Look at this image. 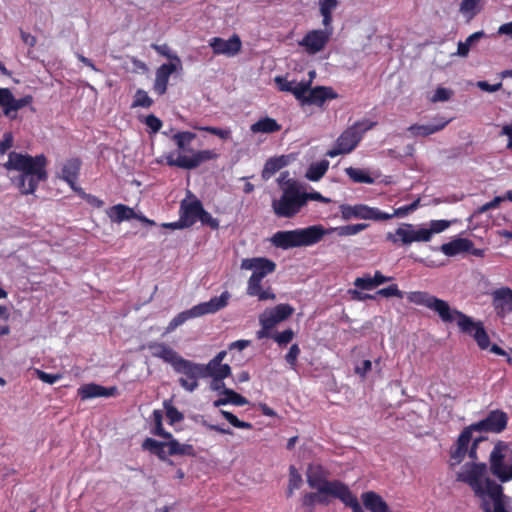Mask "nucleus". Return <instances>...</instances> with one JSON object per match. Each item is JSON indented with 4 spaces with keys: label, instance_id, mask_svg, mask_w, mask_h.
Wrapping results in <instances>:
<instances>
[{
    "label": "nucleus",
    "instance_id": "obj_1",
    "mask_svg": "<svg viewBox=\"0 0 512 512\" xmlns=\"http://www.w3.org/2000/svg\"><path fill=\"white\" fill-rule=\"evenodd\" d=\"M409 302L424 306L438 314L444 323L456 321L459 331L474 339L480 350H487L498 356L508 354L497 344H490V337L482 321L474 319L460 310L452 309L449 303L425 291H413L407 296Z\"/></svg>",
    "mask_w": 512,
    "mask_h": 512
},
{
    "label": "nucleus",
    "instance_id": "obj_2",
    "mask_svg": "<svg viewBox=\"0 0 512 512\" xmlns=\"http://www.w3.org/2000/svg\"><path fill=\"white\" fill-rule=\"evenodd\" d=\"M47 158L44 154L31 156L29 154L11 151L8 160L3 164L8 171H17L20 174L11 179L21 194H33L40 182L48 179Z\"/></svg>",
    "mask_w": 512,
    "mask_h": 512
},
{
    "label": "nucleus",
    "instance_id": "obj_3",
    "mask_svg": "<svg viewBox=\"0 0 512 512\" xmlns=\"http://www.w3.org/2000/svg\"><path fill=\"white\" fill-rule=\"evenodd\" d=\"M197 135L191 131H177L171 135L176 152L165 155L166 164L184 170H194L203 163L216 160L219 154L213 149L198 150L192 147Z\"/></svg>",
    "mask_w": 512,
    "mask_h": 512
},
{
    "label": "nucleus",
    "instance_id": "obj_4",
    "mask_svg": "<svg viewBox=\"0 0 512 512\" xmlns=\"http://www.w3.org/2000/svg\"><path fill=\"white\" fill-rule=\"evenodd\" d=\"M329 233L322 225H312L294 230L277 231L273 234L271 244L282 250L296 247H308L319 243Z\"/></svg>",
    "mask_w": 512,
    "mask_h": 512
},
{
    "label": "nucleus",
    "instance_id": "obj_5",
    "mask_svg": "<svg viewBox=\"0 0 512 512\" xmlns=\"http://www.w3.org/2000/svg\"><path fill=\"white\" fill-rule=\"evenodd\" d=\"M241 268L252 270V275L248 280L247 294L257 297L260 301L274 300L275 294L270 288L263 290L261 282L267 275L276 270V263L265 257L246 258L241 262Z\"/></svg>",
    "mask_w": 512,
    "mask_h": 512
},
{
    "label": "nucleus",
    "instance_id": "obj_6",
    "mask_svg": "<svg viewBox=\"0 0 512 512\" xmlns=\"http://www.w3.org/2000/svg\"><path fill=\"white\" fill-rule=\"evenodd\" d=\"M226 356L227 351L223 350L206 365L189 361L186 376L193 381L200 378H211L214 382H221L231 374V367L227 363H223ZM192 384L197 383L193 382Z\"/></svg>",
    "mask_w": 512,
    "mask_h": 512
},
{
    "label": "nucleus",
    "instance_id": "obj_7",
    "mask_svg": "<svg viewBox=\"0 0 512 512\" xmlns=\"http://www.w3.org/2000/svg\"><path fill=\"white\" fill-rule=\"evenodd\" d=\"M490 473L501 483L512 480V448L504 441H497L489 455Z\"/></svg>",
    "mask_w": 512,
    "mask_h": 512
},
{
    "label": "nucleus",
    "instance_id": "obj_8",
    "mask_svg": "<svg viewBox=\"0 0 512 512\" xmlns=\"http://www.w3.org/2000/svg\"><path fill=\"white\" fill-rule=\"evenodd\" d=\"M302 191L295 182H289L279 199L272 201V209L279 218H293L304 207Z\"/></svg>",
    "mask_w": 512,
    "mask_h": 512
},
{
    "label": "nucleus",
    "instance_id": "obj_9",
    "mask_svg": "<svg viewBox=\"0 0 512 512\" xmlns=\"http://www.w3.org/2000/svg\"><path fill=\"white\" fill-rule=\"evenodd\" d=\"M229 297V293L225 291L218 297H213L207 302L200 303L189 310L180 312L169 322L167 331L171 332L175 330L178 326L191 318L200 317L206 314H213L221 310L227 306Z\"/></svg>",
    "mask_w": 512,
    "mask_h": 512
},
{
    "label": "nucleus",
    "instance_id": "obj_10",
    "mask_svg": "<svg viewBox=\"0 0 512 512\" xmlns=\"http://www.w3.org/2000/svg\"><path fill=\"white\" fill-rule=\"evenodd\" d=\"M376 124V122L368 119L357 121L340 134L336 143L348 154L357 147L364 133L372 129Z\"/></svg>",
    "mask_w": 512,
    "mask_h": 512
},
{
    "label": "nucleus",
    "instance_id": "obj_11",
    "mask_svg": "<svg viewBox=\"0 0 512 512\" xmlns=\"http://www.w3.org/2000/svg\"><path fill=\"white\" fill-rule=\"evenodd\" d=\"M153 357L162 359L164 362L172 365L174 370L186 376L189 366V360L181 357L174 349L165 343L150 342L146 345Z\"/></svg>",
    "mask_w": 512,
    "mask_h": 512
},
{
    "label": "nucleus",
    "instance_id": "obj_12",
    "mask_svg": "<svg viewBox=\"0 0 512 512\" xmlns=\"http://www.w3.org/2000/svg\"><path fill=\"white\" fill-rule=\"evenodd\" d=\"M341 217L344 220H350L352 218L364 219V220H374V221H384L389 220V217L386 212H382L378 208L369 207L364 204L357 205H348L342 204L340 206Z\"/></svg>",
    "mask_w": 512,
    "mask_h": 512
},
{
    "label": "nucleus",
    "instance_id": "obj_13",
    "mask_svg": "<svg viewBox=\"0 0 512 512\" xmlns=\"http://www.w3.org/2000/svg\"><path fill=\"white\" fill-rule=\"evenodd\" d=\"M293 313L294 308L289 304H278L274 308L265 310L259 317L263 329V331L259 332V337L267 336L266 331L288 319Z\"/></svg>",
    "mask_w": 512,
    "mask_h": 512
},
{
    "label": "nucleus",
    "instance_id": "obj_14",
    "mask_svg": "<svg viewBox=\"0 0 512 512\" xmlns=\"http://www.w3.org/2000/svg\"><path fill=\"white\" fill-rule=\"evenodd\" d=\"M486 463H466L457 473V481L468 484L474 492L480 490V485L487 474Z\"/></svg>",
    "mask_w": 512,
    "mask_h": 512
},
{
    "label": "nucleus",
    "instance_id": "obj_15",
    "mask_svg": "<svg viewBox=\"0 0 512 512\" xmlns=\"http://www.w3.org/2000/svg\"><path fill=\"white\" fill-rule=\"evenodd\" d=\"M333 33L332 24L323 30L316 29L306 33L299 45L304 47L309 54H316L324 49Z\"/></svg>",
    "mask_w": 512,
    "mask_h": 512
},
{
    "label": "nucleus",
    "instance_id": "obj_16",
    "mask_svg": "<svg viewBox=\"0 0 512 512\" xmlns=\"http://www.w3.org/2000/svg\"><path fill=\"white\" fill-rule=\"evenodd\" d=\"M508 415L502 410H491L486 417L472 424L477 432L501 433L507 427Z\"/></svg>",
    "mask_w": 512,
    "mask_h": 512
},
{
    "label": "nucleus",
    "instance_id": "obj_17",
    "mask_svg": "<svg viewBox=\"0 0 512 512\" xmlns=\"http://www.w3.org/2000/svg\"><path fill=\"white\" fill-rule=\"evenodd\" d=\"M307 483L310 488L321 493H330L338 480H327V474L321 465L310 464L306 472Z\"/></svg>",
    "mask_w": 512,
    "mask_h": 512
},
{
    "label": "nucleus",
    "instance_id": "obj_18",
    "mask_svg": "<svg viewBox=\"0 0 512 512\" xmlns=\"http://www.w3.org/2000/svg\"><path fill=\"white\" fill-rule=\"evenodd\" d=\"M492 307L497 317L504 319L512 313V289L500 287L491 292Z\"/></svg>",
    "mask_w": 512,
    "mask_h": 512
},
{
    "label": "nucleus",
    "instance_id": "obj_19",
    "mask_svg": "<svg viewBox=\"0 0 512 512\" xmlns=\"http://www.w3.org/2000/svg\"><path fill=\"white\" fill-rule=\"evenodd\" d=\"M209 45L216 55L235 56L242 47V42L237 34L232 35L228 40L221 37H213L209 41Z\"/></svg>",
    "mask_w": 512,
    "mask_h": 512
},
{
    "label": "nucleus",
    "instance_id": "obj_20",
    "mask_svg": "<svg viewBox=\"0 0 512 512\" xmlns=\"http://www.w3.org/2000/svg\"><path fill=\"white\" fill-rule=\"evenodd\" d=\"M474 493L482 500V503L491 502V504H494L498 500L508 499V496L503 492L502 485L489 477L484 478L480 490Z\"/></svg>",
    "mask_w": 512,
    "mask_h": 512
},
{
    "label": "nucleus",
    "instance_id": "obj_21",
    "mask_svg": "<svg viewBox=\"0 0 512 512\" xmlns=\"http://www.w3.org/2000/svg\"><path fill=\"white\" fill-rule=\"evenodd\" d=\"M203 209V205L199 199L193 196V200H182L180 203L179 216L182 218L187 227L193 226Z\"/></svg>",
    "mask_w": 512,
    "mask_h": 512
},
{
    "label": "nucleus",
    "instance_id": "obj_22",
    "mask_svg": "<svg viewBox=\"0 0 512 512\" xmlns=\"http://www.w3.org/2000/svg\"><path fill=\"white\" fill-rule=\"evenodd\" d=\"M81 166L82 161L75 157L67 159L61 170L60 178L64 180L74 192H76L78 188H81L76 183L80 175Z\"/></svg>",
    "mask_w": 512,
    "mask_h": 512
},
{
    "label": "nucleus",
    "instance_id": "obj_23",
    "mask_svg": "<svg viewBox=\"0 0 512 512\" xmlns=\"http://www.w3.org/2000/svg\"><path fill=\"white\" fill-rule=\"evenodd\" d=\"M177 66L178 64L170 62L157 68L153 89L158 95L166 93L169 78L177 70Z\"/></svg>",
    "mask_w": 512,
    "mask_h": 512
},
{
    "label": "nucleus",
    "instance_id": "obj_24",
    "mask_svg": "<svg viewBox=\"0 0 512 512\" xmlns=\"http://www.w3.org/2000/svg\"><path fill=\"white\" fill-rule=\"evenodd\" d=\"M450 119H444L443 117L435 118L433 124L428 125H420L413 124L407 128L408 132L413 137L422 136L426 137L432 135L436 132L443 130L447 124L450 122Z\"/></svg>",
    "mask_w": 512,
    "mask_h": 512
},
{
    "label": "nucleus",
    "instance_id": "obj_25",
    "mask_svg": "<svg viewBox=\"0 0 512 512\" xmlns=\"http://www.w3.org/2000/svg\"><path fill=\"white\" fill-rule=\"evenodd\" d=\"M338 94L332 87L316 86L310 88L306 98V104H313L321 107L327 100L337 99Z\"/></svg>",
    "mask_w": 512,
    "mask_h": 512
},
{
    "label": "nucleus",
    "instance_id": "obj_26",
    "mask_svg": "<svg viewBox=\"0 0 512 512\" xmlns=\"http://www.w3.org/2000/svg\"><path fill=\"white\" fill-rule=\"evenodd\" d=\"M349 293L352 295V298L354 300H358V301H365V300H368V299L372 300V299H375L376 296H382V297H385V298L397 297V298H400V299H402L403 296H404L403 292L398 288L397 284H391L388 287L379 289L375 293V295L365 294V293H362V292H360L358 290H350Z\"/></svg>",
    "mask_w": 512,
    "mask_h": 512
},
{
    "label": "nucleus",
    "instance_id": "obj_27",
    "mask_svg": "<svg viewBox=\"0 0 512 512\" xmlns=\"http://www.w3.org/2000/svg\"><path fill=\"white\" fill-rule=\"evenodd\" d=\"M118 394L116 386L106 388L104 386H81L78 389V395L82 400L95 397H112Z\"/></svg>",
    "mask_w": 512,
    "mask_h": 512
},
{
    "label": "nucleus",
    "instance_id": "obj_28",
    "mask_svg": "<svg viewBox=\"0 0 512 512\" xmlns=\"http://www.w3.org/2000/svg\"><path fill=\"white\" fill-rule=\"evenodd\" d=\"M363 505L371 512H393L383 498L373 491L364 492L361 495Z\"/></svg>",
    "mask_w": 512,
    "mask_h": 512
},
{
    "label": "nucleus",
    "instance_id": "obj_29",
    "mask_svg": "<svg viewBox=\"0 0 512 512\" xmlns=\"http://www.w3.org/2000/svg\"><path fill=\"white\" fill-rule=\"evenodd\" d=\"M142 448L146 451H149L151 454L156 455L161 461L169 465L174 464L171 459L167 458V441L162 442L153 438H146L142 443Z\"/></svg>",
    "mask_w": 512,
    "mask_h": 512
},
{
    "label": "nucleus",
    "instance_id": "obj_30",
    "mask_svg": "<svg viewBox=\"0 0 512 512\" xmlns=\"http://www.w3.org/2000/svg\"><path fill=\"white\" fill-rule=\"evenodd\" d=\"M473 248V242L467 238H457L441 246V251L447 256H455L462 252H468Z\"/></svg>",
    "mask_w": 512,
    "mask_h": 512
},
{
    "label": "nucleus",
    "instance_id": "obj_31",
    "mask_svg": "<svg viewBox=\"0 0 512 512\" xmlns=\"http://www.w3.org/2000/svg\"><path fill=\"white\" fill-rule=\"evenodd\" d=\"M282 126L274 119L268 116L260 118L258 121L250 126V131L253 134L263 133L272 134L281 130Z\"/></svg>",
    "mask_w": 512,
    "mask_h": 512
},
{
    "label": "nucleus",
    "instance_id": "obj_32",
    "mask_svg": "<svg viewBox=\"0 0 512 512\" xmlns=\"http://www.w3.org/2000/svg\"><path fill=\"white\" fill-rule=\"evenodd\" d=\"M107 215L114 223H121L126 220L134 219L136 213L133 208L124 205L116 204L109 208Z\"/></svg>",
    "mask_w": 512,
    "mask_h": 512
},
{
    "label": "nucleus",
    "instance_id": "obj_33",
    "mask_svg": "<svg viewBox=\"0 0 512 512\" xmlns=\"http://www.w3.org/2000/svg\"><path fill=\"white\" fill-rule=\"evenodd\" d=\"M331 497L340 499L346 506L351 507L352 503H358V499L351 493L348 486L338 481L330 491Z\"/></svg>",
    "mask_w": 512,
    "mask_h": 512
},
{
    "label": "nucleus",
    "instance_id": "obj_34",
    "mask_svg": "<svg viewBox=\"0 0 512 512\" xmlns=\"http://www.w3.org/2000/svg\"><path fill=\"white\" fill-rule=\"evenodd\" d=\"M33 102V96L32 95H25L22 98L16 99L14 95L12 94L9 106L4 109V115L7 116L10 119H16L17 114L16 112L23 107L31 105Z\"/></svg>",
    "mask_w": 512,
    "mask_h": 512
},
{
    "label": "nucleus",
    "instance_id": "obj_35",
    "mask_svg": "<svg viewBox=\"0 0 512 512\" xmlns=\"http://www.w3.org/2000/svg\"><path fill=\"white\" fill-rule=\"evenodd\" d=\"M338 0H319V10L322 16V24L328 27L332 24V12L337 7Z\"/></svg>",
    "mask_w": 512,
    "mask_h": 512
},
{
    "label": "nucleus",
    "instance_id": "obj_36",
    "mask_svg": "<svg viewBox=\"0 0 512 512\" xmlns=\"http://www.w3.org/2000/svg\"><path fill=\"white\" fill-rule=\"evenodd\" d=\"M329 168V162L327 160H321L317 163H313L309 166L306 177L310 181H319L327 172Z\"/></svg>",
    "mask_w": 512,
    "mask_h": 512
},
{
    "label": "nucleus",
    "instance_id": "obj_37",
    "mask_svg": "<svg viewBox=\"0 0 512 512\" xmlns=\"http://www.w3.org/2000/svg\"><path fill=\"white\" fill-rule=\"evenodd\" d=\"M285 165H286V162L283 157L268 159L266 161L263 171H262L263 179H266V180L269 179L276 172H278L280 169H282Z\"/></svg>",
    "mask_w": 512,
    "mask_h": 512
},
{
    "label": "nucleus",
    "instance_id": "obj_38",
    "mask_svg": "<svg viewBox=\"0 0 512 512\" xmlns=\"http://www.w3.org/2000/svg\"><path fill=\"white\" fill-rule=\"evenodd\" d=\"M345 173L354 183L372 184L374 179L363 169L348 167Z\"/></svg>",
    "mask_w": 512,
    "mask_h": 512
},
{
    "label": "nucleus",
    "instance_id": "obj_39",
    "mask_svg": "<svg viewBox=\"0 0 512 512\" xmlns=\"http://www.w3.org/2000/svg\"><path fill=\"white\" fill-rule=\"evenodd\" d=\"M152 418H153V423H154V428L151 430V433L155 436H159V437H162V438H171V433L167 432L164 428H163V424H162V421H163V413L161 410H154L153 411V414H152Z\"/></svg>",
    "mask_w": 512,
    "mask_h": 512
},
{
    "label": "nucleus",
    "instance_id": "obj_40",
    "mask_svg": "<svg viewBox=\"0 0 512 512\" xmlns=\"http://www.w3.org/2000/svg\"><path fill=\"white\" fill-rule=\"evenodd\" d=\"M509 502L510 497H508V499L498 500L494 504H491V502H484L481 503V508L483 512H512V508L508 507Z\"/></svg>",
    "mask_w": 512,
    "mask_h": 512
},
{
    "label": "nucleus",
    "instance_id": "obj_41",
    "mask_svg": "<svg viewBox=\"0 0 512 512\" xmlns=\"http://www.w3.org/2000/svg\"><path fill=\"white\" fill-rule=\"evenodd\" d=\"M213 390H219L220 388H225L222 391V395H227L228 398V404H233L236 406H243L248 403L247 399L243 397L242 395L236 393L235 391L231 389H227L226 386H211Z\"/></svg>",
    "mask_w": 512,
    "mask_h": 512
},
{
    "label": "nucleus",
    "instance_id": "obj_42",
    "mask_svg": "<svg viewBox=\"0 0 512 512\" xmlns=\"http://www.w3.org/2000/svg\"><path fill=\"white\" fill-rule=\"evenodd\" d=\"M153 99L148 95V93L143 89H138L135 92L133 102L131 104L132 108L143 107L150 108L153 105Z\"/></svg>",
    "mask_w": 512,
    "mask_h": 512
},
{
    "label": "nucleus",
    "instance_id": "obj_43",
    "mask_svg": "<svg viewBox=\"0 0 512 512\" xmlns=\"http://www.w3.org/2000/svg\"><path fill=\"white\" fill-rule=\"evenodd\" d=\"M368 226L369 225L366 223H357V224L340 226V227L331 229L330 231H336L339 236H351V235H356L359 232L365 230Z\"/></svg>",
    "mask_w": 512,
    "mask_h": 512
},
{
    "label": "nucleus",
    "instance_id": "obj_44",
    "mask_svg": "<svg viewBox=\"0 0 512 512\" xmlns=\"http://www.w3.org/2000/svg\"><path fill=\"white\" fill-rule=\"evenodd\" d=\"M302 476L295 468V466L291 465L289 467V483H288V491L287 495L290 497L294 490L299 489L302 484Z\"/></svg>",
    "mask_w": 512,
    "mask_h": 512
},
{
    "label": "nucleus",
    "instance_id": "obj_45",
    "mask_svg": "<svg viewBox=\"0 0 512 512\" xmlns=\"http://www.w3.org/2000/svg\"><path fill=\"white\" fill-rule=\"evenodd\" d=\"M311 82H300L295 83L291 93L295 96V98L301 101L303 104H306V98L310 90Z\"/></svg>",
    "mask_w": 512,
    "mask_h": 512
},
{
    "label": "nucleus",
    "instance_id": "obj_46",
    "mask_svg": "<svg viewBox=\"0 0 512 512\" xmlns=\"http://www.w3.org/2000/svg\"><path fill=\"white\" fill-rule=\"evenodd\" d=\"M163 405H164V408L166 410V416L169 419V423L171 425H173L176 422H180L181 420H183V418H184L183 414L181 412H179L177 410V408H175L171 404L170 400H165Z\"/></svg>",
    "mask_w": 512,
    "mask_h": 512
},
{
    "label": "nucleus",
    "instance_id": "obj_47",
    "mask_svg": "<svg viewBox=\"0 0 512 512\" xmlns=\"http://www.w3.org/2000/svg\"><path fill=\"white\" fill-rule=\"evenodd\" d=\"M167 458L169 456H183V444L171 435V438H167Z\"/></svg>",
    "mask_w": 512,
    "mask_h": 512
},
{
    "label": "nucleus",
    "instance_id": "obj_48",
    "mask_svg": "<svg viewBox=\"0 0 512 512\" xmlns=\"http://www.w3.org/2000/svg\"><path fill=\"white\" fill-rule=\"evenodd\" d=\"M220 413L232 426H234L236 428H240V429H252L253 428V425L251 423L239 420L233 413H231L229 411L220 410Z\"/></svg>",
    "mask_w": 512,
    "mask_h": 512
},
{
    "label": "nucleus",
    "instance_id": "obj_49",
    "mask_svg": "<svg viewBox=\"0 0 512 512\" xmlns=\"http://www.w3.org/2000/svg\"><path fill=\"white\" fill-rule=\"evenodd\" d=\"M195 128L197 130L205 131L212 135H215L222 140H227L231 136L230 129H223V128L213 127V126H196Z\"/></svg>",
    "mask_w": 512,
    "mask_h": 512
},
{
    "label": "nucleus",
    "instance_id": "obj_50",
    "mask_svg": "<svg viewBox=\"0 0 512 512\" xmlns=\"http://www.w3.org/2000/svg\"><path fill=\"white\" fill-rule=\"evenodd\" d=\"M354 286L361 290H372L376 288L374 278L370 274H364L362 277H357L354 282Z\"/></svg>",
    "mask_w": 512,
    "mask_h": 512
},
{
    "label": "nucleus",
    "instance_id": "obj_51",
    "mask_svg": "<svg viewBox=\"0 0 512 512\" xmlns=\"http://www.w3.org/2000/svg\"><path fill=\"white\" fill-rule=\"evenodd\" d=\"M406 227L409 229H404L402 227H399L396 230V235L400 237V240L403 244H410L412 242H415V232L416 230L411 229V224H406Z\"/></svg>",
    "mask_w": 512,
    "mask_h": 512
},
{
    "label": "nucleus",
    "instance_id": "obj_52",
    "mask_svg": "<svg viewBox=\"0 0 512 512\" xmlns=\"http://www.w3.org/2000/svg\"><path fill=\"white\" fill-rule=\"evenodd\" d=\"M80 198L85 200L89 205L95 208H101L104 205V201L95 195L86 193L82 188H78L75 192Z\"/></svg>",
    "mask_w": 512,
    "mask_h": 512
},
{
    "label": "nucleus",
    "instance_id": "obj_53",
    "mask_svg": "<svg viewBox=\"0 0 512 512\" xmlns=\"http://www.w3.org/2000/svg\"><path fill=\"white\" fill-rule=\"evenodd\" d=\"M152 48L160 55L167 57V58L175 61L174 63L180 65V63H181L180 58L176 54H171L170 48L167 44H162V45L153 44Z\"/></svg>",
    "mask_w": 512,
    "mask_h": 512
},
{
    "label": "nucleus",
    "instance_id": "obj_54",
    "mask_svg": "<svg viewBox=\"0 0 512 512\" xmlns=\"http://www.w3.org/2000/svg\"><path fill=\"white\" fill-rule=\"evenodd\" d=\"M203 225L209 226L211 229L216 230L219 228L218 219L214 218L208 211L204 208L201 211L199 219Z\"/></svg>",
    "mask_w": 512,
    "mask_h": 512
},
{
    "label": "nucleus",
    "instance_id": "obj_55",
    "mask_svg": "<svg viewBox=\"0 0 512 512\" xmlns=\"http://www.w3.org/2000/svg\"><path fill=\"white\" fill-rule=\"evenodd\" d=\"M474 431H475V428H472V424L470 426L464 428L463 431L460 433L456 444L468 449V445L472 439V433Z\"/></svg>",
    "mask_w": 512,
    "mask_h": 512
},
{
    "label": "nucleus",
    "instance_id": "obj_56",
    "mask_svg": "<svg viewBox=\"0 0 512 512\" xmlns=\"http://www.w3.org/2000/svg\"><path fill=\"white\" fill-rule=\"evenodd\" d=\"M275 342L278 343L279 346H285L290 343L294 337V332L292 329H286L280 333H276L272 336Z\"/></svg>",
    "mask_w": 512,
    "mask_h": 512
},
{
    "label": "nucleus",
    "instance_id": "obj_57",
    "mask_svg": "<svg viewBox=\"0 0 512 512\" xmlns=\"http://www.w3.org/2000/svg\"><path fill=\"white\" fill-rule=\"evenodd\" d=\"M30 375L32 377H35L38 380H41V381L47 383V384H53L60 377L59 375L48 374V373H45V372H43L41 370H38V369L32 370L30 372Z\"/></svg>",
    "mask_w": 512,
    "mask_h": 512
},
{
    "label": "nucleus",
    "instance_id": "obj_58",
    "mask_svg": "<svg viewBox=\"0 0 512 512\" xmlns=\"http://www.w3.org/2000/svg\"><path fill=\"white\" fill-rule=\"evenodd\" d=\"M453 92L450 89L444 88V87H438L434 93V95L431 98L432 102H444L448 101Z\"/></svg>",
    "mask_w": 512,
    "mask_h": 512
},
{
    "label": "nucleus",
    "instance_id": "obj_59",
    "mask_svg": "<svg viewBox=\"0 0 512 512\" xmlns=\"http://www.w3.org/2000/svg\"><path fill=\"white\" fill-rule=\"evenodd\" d=\"M144 123L147 125L148 128L151 129L153 133H157L162 128V121L156 117L154 114H150L145 117Z\"/></svg>",
    "mask_w": 512,
    "mask_h": 512
},
{
    "label": "nucleus",
    "instance_id": "obj_60",
    "mask_svg": "<svg viewBox=\"0 0 512 512\" xmlns=\"http://www.w3.org/2000/svg\"><path fill=\"white\" fill-rule=\"evenodd\" d=\"M274 81L280 91L290 92V93L292 91L294 84L296 83L295 81L287 80V78L283 77V76H276L274 78Z\"/></svg>",
    "mask_w": 512,
    "mask_h": 512
},
{
    "label": "nucleus",
    "instance_id": "obj_61",
    "mask_svg": "<svg viewBox=\"0 0 512 512\" xmlns=\"http://www.w3.org/2000/svg\"><path fill=\"white\" fill-rule=\"evenodd\" d=\"M481 1L482 0H462L461 5H460V11L463 13L475 14L477 5Z\"/></svg>",
    "mask_w": 512,
    "mask_h": 512
},
{
    "label": "nucleus",
    "instance_id": "obj_62",
    "mask_svg": "<svg viewBox=\"0 0 512 512\" xmlns=\"http://www.w3.org/2000/svg\"><path fill=\"white\" fill-rule=\"evenodd\" d=\"M372 369V362L370 360H363L355 366V373L360 377H365Z\"/></svg>",
    "mask_w": 512,
    "mask_h": 512
},
{
    "label": "nucleus",
    "instance_id": "obj_63",
    "mask_svg": "<svg viewBox=\"0 0 512 512\" xmlns=\"http://www.w3.org/2000/svg\"><path fill=\"white\" fill-rule=\"evenodd\" d=\"M450 226V222L447 220H432L430 223V230L432 235L434 233H441Z\"/></svg>",
    "mask_w": 512,
    "mask_h": 512
},
{
    "label": "nucleus",
    "instance_id": "obj_64",
    "mask_svg": "<svg viewBox=\"0 0 512 512\" xmlns=\"http://www.w3.org/2000/svg\"><path fill=\"white\" fill-rule=\"evenodd\" d=\"M299 354H300V348H299L298 344L291 345V347L289 348V351L285 355L286 362L290 365H294L297 361Z\"/></svg>",
    "mask_w": 512,
    "mask_h": 512
}]
</instances>
